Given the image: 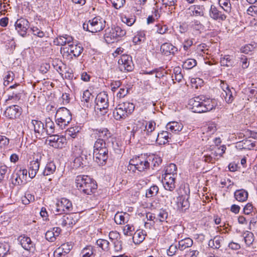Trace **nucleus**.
<instances>
[{"label": "nucleus", "instance_id": "28", "mask_svg": "<svg viewBox=\"0 0 257 257\" xmlns=\"http://www.w3.org/2000/svg\"><path fill=\"white\" fill-rule=\"evenodd\" d=\"M61 231L60 227H54L52 230H48L45 233L46 239L50 242L55 241L56 237L59 236Z\"/></svg>", "mask_w": 257, "mask_h": 257}, {"label": "nucleus", "instance_id": "15", "mask_svg": "<svg viewBox=\"0 0 257 257\" xmlns=\"http://www.w3.org/2000/svg\"><path fill=\"white\" fill-rule=\"evenodd\" d=\"M108 153V148L93 151V159L99 165H103L107 160Z\"/></svg>", "mask_w": 257, "mask_h": 257}, {"label": "nucleus", "instance_id": "18", "mask_svg": "<svg viewBox=\"0 0 257 257\" xmlns=\"http://www.w3.org/2000/svg\"><path fill=\"white\" fill-rule=\"evenodd\" d=\"M16 30L19 34L24 37L27 33V31L29 27V23L27 20L24 18L18 19L15 23Z\"/></svg>", "mask_w": 257, "mask_h": 257}, {"label": "nucleus", "instance_id": "52", "mask_svg": "<svg viewBox=\"0 0 257 257\" xmlns=\"http://www.w3.org/2000/svg\"><path fill=\"white\" fill-rule=\"evenodd\" d=\"M168 216V213L166 209H161L157 215L156 221L164 222L166 220Z\"/></svg>", "mask_w": 257, "mask_h": 257}, {"label": "nucleus", "instance_id": "34", "mask_svg": "<svg viewBox=\"0 0 257 257\" xmlns=\"http://www.w3.org/2000/svg\"><path fill=\"white\" fill-rule=\"evenodd\" d=\"M183 125L181 123L176 121L169 122L167 125V129L173 133L177 134L183 128Z\"/></svg>", "mask_w": 257, "mask_h": 257}, {"label": "nucleus", "instance_id": "29", "mask_svg": "<svg viewBox=\"0 0 257 257\" xmlns=\"http://www.w3.org/2000/svg\"><path fill=\"white\" fill-rule=\"evenodd\" d=\"M160 51L162 54L168 56L170 54L174 55L177 49L171 43H164L161 45Z\"/></svg>", "mask_w": 257, "mask_h": 257}, {"label": "nucleus", "instance_id": "37", "mask_svg": "<svg viewBox=\"0 0 257 257\" xmlns=\"http://www.w3.org/2000/svg\"><path fill=\"white\" fill-rule=\"evenodd\" d=\"M92 94L89 92V90H86L83 92L82 97L81 98V102L84 103V106L88 108L91 106V102H90L92 100Z\"/></svg>", "mask_w": 257, "mask_h": 257}, {"label": "nucleus", "instance_id": "20", "mask_svg": "<svg viewBox=\"0 0 257 257\" xmlns=\"http://www.w3.org/2000/svg\"><path fill=\"white\" fill-rule=\"evenodd\" d=\"M41 159V156H37L36 158H34V160L30 162L28 173L31 178H33L36 176L40 167Z\"/></svg>", "mask_w": 257, "mask_h": 257}, {"label": "nucleus", "instance_id": "44", "mask_svg": "<svg viewBox=\"0 0 257 257\" xmlns=\"http://www.w3.org/2000/svg\"><path fill=\"white\" fill-rule=\"evenodd\" d=\"M233 56L230 55H225L224 57L221 58L220 59V63L222 66L226 67H231L234 64L233 60Z\"/></svg>", "mask_w": 257, "mask_h": 257}, {"label": "nucleus", "instance_id": "49", "mask_svg": "<svg viewBox=\"0 0 257 257\" xmlns=\"http://www.w3.org/2000/svg\"><path fill=\"white\" fill-rule=\"evenodd\" d=\"M96 244L104 251H108L109 250V242L106 239H98L96 241Z\"/></svg>", "mask_w": 257, "mask_h": 257}, {"label": "nucleus", "instance_id": "27", "mask_svg": "<svg viewBox=\"0 0 257 257\" xmlns=\"http://www.w3.org/2000/svg\"><path fill=\"white\" fill-rule=\"evenodd\" d=\"M189 197L181 195L177 198V206L178 209L185 211L189 207Z\"/></svg>", "mask_w": 257, "mask_h": 257}, {"label": "nucleus", "instance_id": "41", "mask_svg": "<svg viewBox=\"0 0 257 257\" xmlns=\"http://www.w3.org/2000/svg\"><path fill=\"white\" fill-rule=\"evenodd\" d=\"M145 238V235L142 230H138L133 234V239L135 244H139L143 241Z\"/></svg>", "mask_w": 257, "mask_h": 257}, {"label": "nucleus", "instance_id": "2", "mask_svg": "<svg viewBox=\"0 0 257 257\" xmlns=\"http://www.w3.org/2000/svg\"><path fill=\"white\" fill-rule=\"evenodd\" d=\"M75 183L77 189L86 195L94 193L97 188L96 182L88 176H77L75 179Z\"/></svg>", "mask_w": 257, "mask_h": 257}, {"label": "nucleus", "instance_id": "50", "mask_svg": "<svg viewBox=\"0 0 257 257\" xmlns=\"http://www.w3.org/2000/svg\"><path fill=\"white\" fill-rule=\"evenodd\" d=\"M21 93L20 91L16 90L12 92L11 94H9L8 98L6 101L8 102L11 100H13V102H16L19 100L21 98Z\"/></svg>", "mask_w": 257, "mask_h": 257}, {"label": "nucleus", "instance_id": "12", "mask_svg": "<svg viewBox=\"0 0 257 257\" xmlns=\"http://www.w3.org/2000/svg\"><path fill=\"white\" fill-rule=\"evenodd\" d=\"M48 141L50 146L57 149L64 148L67 144V140L65 137L52 134L50 135Z\"/></svg>", "mask_w": 257, "mask_h": 257}, {"label": "nucleus", "instance_id": "56", "mask_svg": "<svg viewBox=\"0 0 257 257\" xmlns=\"http://www.w3.org/2000/svg\"><path fill=\"white\" fill-rule=\"evenodd\" d=\"M197 64V61L193 59H188L183 63V67L186 69H191Z\"/></svg>", "mask_w": 257, "mask_h": 257}, {"label": "nucleus", "instance_id": "55", "mask_svg": "<svg viewBox=\"0 0 257 257\" xmlns=\"http://www.w3.org/2000/svg\"><path fill=\"white\" fill-rule=\"evenodd\" d=\"M79 130L80 128L77 126L71 127L67 130L66 133L72 138H75L79 132Z\"/></svg>", "mask_w": 257, "mask_h": 257}, {"label": "nucleus", "instance_id": "38", "mask_svg": "<svg viewBox=\"0 0 257 257\" xmlns=\"http://www.w3.org/2000/svg\"><path fill=\"white\" fill-rule=\"evenodd\" d=\"M56 166L53 161L48 162L45 168V169L43 172L44 176H48L51 174H53L56 171Z\"/></svg>", "mask_w": 257, "mask_h": 257}, {"label": "nucleus", "instance_id": "42", "mask_svg": "<svg viewBox=\"0 0 257 257\" xmlns=\"http://www.w3.org/2000/svg\"><path fill=\"white\" fill-rule=\"evenodd\" d=\"M148 158L150 159V167L151 166L153 169H155L158 167L162 163V160L160 157L156 156H149Z\"/></svg>", "mask_w": 257, "mask_h": 257}, {"label": "nucleus", "instance_id": "63", "mask_svg": "<svg viewBox=\"0 0 257 257\" xmlns=\"http://www.w3.org/2000/svg\"><path fill=\"white\" fill-rule=\"evenodd\" d=\"M14 74L12 71H8L7 72V74L4 78V84L7 86L9 84L10 82H12L14 80Z\"/></svg>", "mask_w": 257, "mask_h": 257}, {"label": "nucleus", "instance_id": "35", "mask_svg": "<svg viewBox=\"0 0 257 257\" xmlns=\"http://www.w3.org/2000/svg\"><path fill=\"white\" fill-rule=\"evenodd\" d=\"M248 192L244 189L237 190L234 193L235 199L239 202L245 201L248 198Z\"/></svg>", "mask_w": 257, "mask_h": 257}, {"label": "nucleus", "instance_id": "36", "mask_svg": "<svg viewBox=\"0 0 257 257\" xmlns=\"http://www.w3.org/2000/svg\"><path fill=\"white\" fill-rule=\"evenodd\" d=\"M193 242L190 238H186L180 240L178 242V249L183 251L187 248L191 247L193 245Z\"/></svg>", "mask_w": 257, "mask_h": 257}, {"label": "nucleus", "instance_id": "39", "mask_svg": "<svg viewBox=\"0 0 257 257\" xmlns=\"http://www.w3.org/2000/svg\"><path fill=\"white\" fill-rule=\"evenodd\" d=\"M73 38L72 37L65 35L64 36H61L57 39L58 44L61 46H64L66 44L70 45L73 43Z\"/></svg>", "mask_w": 257, "mask_h": 257}, {"label": "nucleus", "instance_id": "25", "mask_svg": "<svg viewBox=\"0 0 257 257\" xmlns=\"http://www.w3.org/2000/svg\"><path fill=\"white\" fill-rule=\"evenodd\" d=\"M171 135L167 131H162L161 133L157 132V136L155 139V143H157L159 145H164L170 142L171 139Z\"/></svg>", "mask_w": 257, "mask_h": 257}, {"label": "nucleus", "instance_id": "22", "mask_svg": "<svg viewBox=\"0 0 257 257\" xmlns=\"http://www.w3.org/2000/svg\"><path fill=\"white\" fill-rule=\"evenodd\" d=\"M31 123L32 124L36 136L37 138H41L44 137L46 135V130L44 123L38 120H32Z\"/></svg>", "mask_w": 257, "mask_h": 257}, {"label": "nucleus", "instance_id": "1", "mask_svg": "<svg viewBox=\"0 0 257 257\" xmlns=\"http://www.w3.org/2000/svg\"><path fill=\"white\" fill-rule=\"evenodd\" d=\"M189 105L192 111L195 113L206 112L212 110L215 107L212 100L209 99L205 100L203 96L190 99Z\"/></svg>", "mask_w": 257, "mask_h": 257}, {"label": "nucleus", "instance_id": "16", "mask_svg": "<svg viewBox=\"0 0 257 257\" xmlns=\"http://www.w3.org/2000/svg\"><path fill=\"white\" fill-rule=\"evenodd\" d=\"M64 50L70 56V58L73 57L76 58L80 55L83 51V48L80 45L74 44L73 43L69 45L67 47L64 48Z\"/></svg>", "mask_w": 257, "mask_h": 257}, {"label": "nucleus", "instance_id": "19", "mask_svg": "<svg viewBox=\"0 0 257 257\" xmlns=\"http://www.w3.org/2000/svg\"><path fill=\"white\" fill-rule=\"evenodd\" d=\"M27 174L26 169H20L15 174H13L12 178L14 179L12 183L15 185H20L26 183Z\"/></svg>", "mask_w": 257, "mask_h": 257}, {"label": "nucleus", "instance_id": "14", "mask_svg": "<svg viewBox=\"0 0 257 257\" xmlns=\"http://www.w3.org/2000/svg\"><path fill=\"white\" fill-rule=\"evenodd\" d=\"M93 132L92 135H94L96 139H100L105 142H109V139L113 140L111 133L107 128H96L93 130Z\"/></svg>", "mask_w": 257, "mask_h": 257}, {"label": "nucleus", "instance_id": "30", "mask_svg": "<svg viewBox=\"0 0 257 257\" xmlns=\"http://www.w3.org/2000/svg\"><path fill=\"white\" fill-rule=\"evenodd\" d=\"M115 34L112 27L107 28L105 30L104 39L107 44H111L117 41Z\"/></svg>", "mask_w": 257, "mask_h": 257}, {"label": "nucleus", "instance_id": "43", "mask_svg": "<svg viewBox=\"0 0 257 257\" xmlns=\"http://www.w3.org/2000/svg\"><path fill=\"white\" fill-rule=\"evenodd\" d=\"M10 244L6 242H0V257H5L10 254Z\"/></svg>", "mask_w": 257, "mask_h": 257}, {"label": "nucleus", "instance_id": "6", "mask_svg": "<svg viewBox=\"0 0 257 257\" xmlns=\"http://www.w3.org/2000/svg\"><path fill=\"white\" fill-rule=\"evenodd\" d=\"M77 220V215L74 213L56 214L54 218L55 223L62 227H72Z\"/></svg>", "mask_w": 257, "mask_h": 257}, {"label": "nucleus", "instance_id": "46", "mask_svg": "<svg viewBox=\"0 0 257 257\" xmlns=\"http://www.w3.org/2000/svg\"><path fill=\"white\" fill-rule=\"evenodd\" d=\"M109 142H105L100 139H96L93 146V151H97L99 149L109 148Z\"/></svg>", "mask_w": 257, "mask_h": 257}, {"label": "nucleus", "instance_id": "45", "mask_svg": "<svg viewBox=\"0 0 257 257\" xmlns=\"http://www.w3.org/2000/svg\"><path fill=\"white\" fill-rule=\"evenodd\" d=\"M233 91H234V89L232 87L222 93L225 101L228 104L232 103L234 100Z\"/></svg>", "mask_w": 257, "mask_h": 257}, {"label": "nucleus", "instance_id": "40", "mask_svg": "<svg viewBox=\"0 0 257 257\" xmlns=\"http://www.w3.org/2000/svg\"><path fill=\"white\" fill-rule=\"evenodd\" d=\"M46 135H51L54 133V123L50 118H47L45 122Z\"/></svg>", "mask_w": 257, "mask_h": 257}, {"label": "nucleus", "instance_id": "13", "mask_svg": "<svg viewBox=\"0 0 257 257\" xmlns=\"http://www.w3.org/2000/svg\"><path fill=\"white\" fill-rule=\"evenodd\" d=\"M119 69L121 71H131L134 69L132 57L128 55H122L118 60Z\"/></svg>", "mask_w": 257, "mask_h": 257}, {"label": "nucleus", "instance_id": "57", "mask_svg": "<svg viewBox=\"0 0 257 257\" xmlns=\"http://www.w3.org/2000/svg\"><path fill=\"white\" fill-rule=\"evenodd\" d=\"M10 169L5 165L0 166V182L4 180L6 176L10 173Z\"/></svg>", "mask_w": 257, "mask_h": 257}, {"label": "nucleus", "instance_id": "31", "mask_svg": "<svg viewBox=\"0 0 257 257\" xmlns=\"http://www.w3.org/2000/svg\"><path fill=\"white\" fill-rule=\"evenodd\" d=\"M19 239L21 244L25 249L31 250L34 248L35 244L29 237L21 236Z\"/></svg>", "mask_w": 257, "mask_h": 257}, {"label": "nucleus", "instance_id": "61", "mask_svg": "<svg viewBox=\"0 0 257 257\" xmlns=\"http://www.w3.org/2000/svg\"><path fill=\"white\" fill-rule=\"evenodd\" d=\"M174 73L175 79L179 82H180L183 77L181 68L179 67H175L174 69Z\"/></svg>", "mask_w": 257, "mask_h": 257}, {"label": "nucleus", "instance_id": "58", "mask_svg": "<svg viewBox=\"0 0 257 257\" xmlns=\"http://www.w3.org/2000/svg\"><path fill=\"white\" fill-rule=\"evenodd\" d=\"M113 30L115 34L117 40L119 38L124 36L126 34V32L124 30L121 29L119 26L112 27Z\"/></svg>", "mask_w": 257, "mask_h": 257}, {"label": "nucleus", "instance_id": "24", "mask_svg": "<svg viewBox=\"0 0 257 257\" xmlns=\"http://www.w3.org/2000/svg\"><path fill=\"white\" fill-rule=\"evenodd\" d=\"M175 177L170 175H165L162 183L164 188L168 191H173L176 187Z\"/></svg>", "mask_w": 257, "mask_h": 257}, {"label": "nucleus", "instance_id": "33", "mask_svg": "<svg viewBox=\"0 0 257 257\" xmlns=\"http://www.w3.org/2000/svg\"><path fill=\"white\" fill-rule=\"evenodd\" d=\"M189 10L192 11L191 15L203 17L204 15L205 8L203 5H193L190 7Z\"/></svg>", "mask_w": 257, "mask_h": 257}, {"label": "nucleus", "instance_id": "26", "mask_svg": "<svg viewBox=\"0 0 257 257\" xmlns=\"http://www.w3.org/2000/svg\"><path fill=\"white\" fill-rule=\"evenodd\" d=\"M255 146V142L251 140L244 139L236 143L235 147L238 150H252Z\"/></svg>", "mask_w": 257, "mask_h": 257}, {"label": "nucleus", "instance_id": "8", "mask_svg": "<svg viewBox=\"0 0 257 257\" xmlns=\"http://www.w3.org/2000/svg\"><path fill=\"white\" fill-rule=\"evenodd\" d=\"M105 21L98 17H95L93 19L85 22L83 24V29L85 31L96 33L102 30L104 27Z\"/></svg>", "mask_w": 257, "mask_h": 257}, {"label": "nucleus", "instance_id": "47", "mask_svg": "<svg viewBox=\"0 0 257 257\" xmlns=\"http://www.w3.org/2000/svg\"><path fill=\"white\" fill-rule=\"evenodd\" d=\"M146 40V35L143 31L138 32L137 34L133 38V42L136 44H140L144 42Z\"/></svg>", "mask_w": 257, "mask_h": 257}, {"label": "nucleus", "instance_id": "23", "mask_svg": "<svg viewBox=\"0 0 257 257\" xmlns=\"http://www.w3.org/2000/svg\"><path fill=\"white\" fill-rule=\"evenodd\" d=\"M209 16L214 20L223 21L226 19V16L215 6L211 5L209 10Z\"/></svg>", "mask_w": 257, "mask_h": 257}, {"label": "nucleus", "instance_id": "48", "mask_svg": "<svg viewBox=\"0 0 257 257\" xmlns=\"http://www.w3.org/2000/svg\"><path fill=\"white\" fill-rule=\"evenodd\" d=\"M218 4L222 9L226 12L229 13L231 10L230 0H219Z\"/></svg>", "mask_w": 257, "mask_h": 257}, {"label": "nucleus", "instance_id": "64", "mask_svg": "<svg viewBox=\"0 0 257 257\" xmlns=\"http://www.w3.org/2000/svg\"><path fill=\"white\" fill-rule=\"evenodd\" d=\"M121 20L122 22L126 24L128 26H132L136 21L135 16L131 17V18L124 16L121 18Z\"/></svg>", "mask_w": 257, "mask_h": 257}, {"label": "nucleus", "instance_id": "9", "mask_svg": "<svg viewBox=\"0 0 257 257\" xmlns=\"http://www.w3.org/2000/svg\"><path fill=\"white\" fill-rule=\"evenodd\" d=\"M95 103L96 110H99L102 115L107 112L109 106L108 96L105 92H100L96 96Z\"/></svg>", "mask_w": 257, "mask_h": 257}, {"label": "nucleus", "instance_id": "3", "mask_svg": "<svg viewBox=\"0 0 257 257\" xmlns=\"http://www.w3.org/2000/svg\"><path fill=\"white\" fill-rule=\"evenodd\" d=\"M135 105L130 102L119 103L113 112V115L116 120L125 118L134 110Z\"/></svg>", "mask_w": 257, "mask_h": 257}, {"label": "nucleus", "instance_id": "11", "mask_svg": "<svg viewBox=\"0 0 257 257\" xmlns=\"http://www.w3.org/2000/svg\"><path fill=\"white\" fill-rule=\"evenodd\" d=\"M155 128L156 122L154 121H150L145 123L143 136L152 144L155 143V139L157 136V132L155 131Z\"/></svg>", "mask_w": 257, "mask_h": 257}, {"label": "nucleus", "instance_id": "60", "mask_svg": "<svg viewBox=\"0 0 257 257\" xmlns=\"http://www.w3.org/2000/svg\"><path fill=\"white\" fill-rule=\"evenodd\" d=\"M134 227L130 224L126 225L123 230L124 234L126 236H132L134 234Z\"/></svg>", "mask_w": 257, "mask_h": 257}, {"label": "nucleus", "instance_id": "32", "mask_svg": "<svg viewBox=\"0 0 257 257\" xmlns=\"http://www.w3.org/2000/svg\"><path fill=\"white\" fill-rule=\"evenodd\" d=\"M130 219V215L127 213H117L114 220L117 224H122L127 223Z\"/></svg>", "mask_w": 257, "mask_h": 257}, {"label": "nucleus", "instance_id": "51", "mask_svg": "<svg viewBox=\"0 0 257 257\" xmlns=\"http://www.w3.org/2000/svg\"><path fill=\"white\" fill-rule=\"evenodd\" d=\"M159 191V188L157 185H153L147 190L146 196L148 198L156 196Z\"/></svg>", "mask_w": 257, "mask_h": 257}, {"label": "nucleus", "instance_id": "4", "mask_svg": "<svg viewBox=\"0 0 257 257\" xmlns=\"http://www.w3.org/2000/svg\"><path fill=\"white\" fill-rule=\"evenodd\" d=\"M150 160L148 156L141 155L130 160L128 168L133 171L134 169L140 172L145 171L150 168Z\"/></svg>", "mask_w": 257, "mask_h": 257}, {"label": "nucleus", "instance_id": "53", "mask_svg": "<svg viewBox=\"0 0 257 257\" xmlns=\"http://www.w3.org/2000/svg\"><path fill=\"white\" fill-rule=\"evenodd\" d=\"M177 166L175 164L171 163L167 167L165 175H170L173 177L177 174Z\"/></svg>", "mask_w": 257, "mask_h": 257}, {"label": "nucleus", "instance_id": "7", "mask_svg": "<svg viewBox=\"0 0 257 257\" xmlns=\"http://www.w3.org/2000/svg\"><path fill=\"white\" fill-rule=\"evenodd\" d=\"M72 150L73 155L75 157L74 160V166L76 167H83V166H86L88 163V158H90V155L87 156L86 151L83 150L80 146H75L72 148Z\"/></svg>", "mask_w": 257, "mask_h": 257}, {"label": "nucleus", "instance_id": "54", "mask_svg": "<svg viewBox=\"0 0 257 257\" xmlns=\"http://www.w3.org/2000/svg\"><path fill=\"white\" fill-rule=\"evenodd\" d=\"M81 254L82 257H91L93 254V247L90 245L87 246L82 250Z\"/></svg>", "mask_w": 257, "mask_h": 257}, {"label": "nucleus", "instance_id": "62", "mask_svg": "<svg viewBox=\"0 0 257 257\" xmlns=\"http://www.w3.org/2000/svg\"><path fill=\"white\" fill-rule=\"evenodd\" d=\"M210 151V154L212 155V158H214V161L218 160L219 158L218 155L219 153L216 150V147L210 146L209 147L207 148Z\"/></svg>", "mask_w": 257, "mask_h": 257}, {"label": "nucleus", "instance_id": "10", "mask_svg": "<svg viewBox=\"0 0 257 257\" xmlns=\"http://www.w3.org/2000/svg\"><path fill=\"white\" fill-rule=\"evenodd\" d=\"M72 204L71 202L65 198H61L60 200H58L54 207V210H53L54 213L56 214H62L65 212H70L72 210Z\"/></svg>", "mask_w": 257, "mask_h": 257}, {"label": "nucleus", "instance_id": "5", "mask_svg": "<svg viewBox=\"0 0 257 257\" xmlns=\"http://www.w3.org/2000/svg\"><path fill=\"white\" fill-rule=\"evenodd\" d=\"M56 122L62 129L70 122L72 120V115L69 109L66 107H60L55 114Z\"/></svg>", "mask_w": 257, "mask_h": 257}, {"label": "nucleus", "instance_id": "17", "mask_svg": "<svg viewBox=\"0 0 257 257\" xmlns=\"http://www.w3.org/2000/svg\"><path fill=\"white\" fill-rule=\"evenodd\" d=\"M132 130L131 132V138H140L144 134L145 123L142 121H137L132 124Z\"/></svg>", "mask_w": 257, "mask_h": 257}, {"label": "nucleus", "instance_id": "21", "mask_svg": "<svg viewBox=\"0 0 257 257\" xmlns=\"http://www.w3.org/2000/svg\"><path fill=\"white\" fill-rule=\"evenodd\" d=\"M22 112V108L18 105H13L8 107L5 112L6 116L11 119L16 118L21 114Z\"/></svg>", "mask_w": 257, "mask_h": 257}, {"label": "nucleus", "instance_id": "59", "mask_svg": "<svg viewBox=\"0 0 257 257\" xmlns=\"http://www.w3.org/2000/svg\"><path fill=\"white\" fill-rule=\"evenodd\" d=\"M203 154L204 155V161L208 163L214 164L215 163L214 158H212V155L210 154V151L207 148L204 151Z\"/></svg>", "mask_w": 257, "mask_h": 257}]
</instances>
